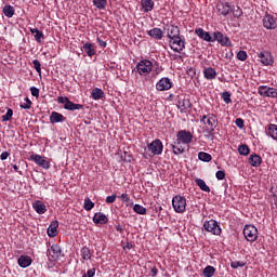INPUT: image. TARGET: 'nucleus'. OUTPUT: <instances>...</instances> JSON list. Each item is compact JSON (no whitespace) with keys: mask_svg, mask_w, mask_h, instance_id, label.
Instances as JSON below:
<instances>
[{"mask_svg":"<svg viewBox=\"0 0 277 277\" xmlns=\"http://www.w3.org/2000/svg\"><path fill=\"white\" fill-rule=\"evenodd\" d=\"M91 98L93 101H101V98H105V92H103V89L95 88L91 92Z\"/></svg>","mask_w":277,"mask_h":277,"instance_id":"2f4dec72","label":"nucleus"},{"mask_svg":"<svg viewBox=\"0 0 277 277\" xmlns=\"http://www.w3.org/2000/svg\"><path fill=\"white\" fill-rule=\"evenodd\" d=\"M30 161H34V163H36L40 168H43L44 170H49V168H51V163L38 154H32L30 156Z\"/></svg>","mask_w":277,"mask_h":277,"instance_id":"2eb2a0df","label":"nucleus"},{"mask_svg":"<svg viewBox=\"0 0 277 277\" xmlns=\"http://www.w3.org/2000/svg\"><path fill=\"white\" fill-rule=\"evenodd\" d=\"M147 36H150L154 40H162L163 39V30L161 28H153L147 31Z\"/></svg>","mask_w":277,"mask_h":277,"instance_id":"4be33fe9","label":"nucleus"},{"mask_svg":"<svg viewBox=\"0 0 277 277\" xmlns=\"http://www.w3.org/2000/svg\"><path fill=\"white\" fill-rule=\"evenodd\" d=\"M148 151L151 153V155H161L163 153V143L161 140L156 138L148 145Z\"/></svg>","mask_w":277,"mask_h":277,"instance_id":"ddd939ff","label":"nucleus"},{"mask_svg":"<svg viewBox=\"0 0 277 277\" xmlns=\"http://www.w3.org/2000/svg\"><path fill=\"white\" fill-rule=\"evenodd\" d=\"M215 177L217 179V181H224V179H226V172L224 171H217L215 173Z\"/></svg>","mask_w":277,"mask_h":277,"instance_id":"3c124183","label":"nucleus"},{"mask_svg":"<svg viewBox=\"0 0 277 277\" xmlns=\"http://www.w3.org/2000/svg\"><path fill=\"white\" fill-rule=\"evenodd\" d=\"M237 60H239V62H246L248 60V53L243 50L239 51L237 53Z\"/></svg>","mask_w":277,"mask_h":277,"instance_id":"49530a36","label":"nucleus"},{"mask_svg":"<svg viewBox=\"0 0 277 277\" xmlns=\"http://www.w3.org/2000/svg\"><path fill=\"white\" fill-rule=\"evenodd\" d=\"M235 124H236V127H238V129H243V127H246V123L241 118H237L235 120Z\"/></svg>","mask_w":277,"mask_h":277,"instance_id":"5fc2aeb1","label":"nucleus"},{"mask_svg":"<svg viewBox=\"0 0 277 277\" xmlns=\"http://www.w3.org/2000/svg\"><path fill=\"white\" fill-rule=\"evenodd\" d=\"M32 260L31 256L29 255H21L17 260V264L19 265V267H29V265H31Z\"/></svg>","mask_w":277,"mask_h":277,"instance_id":"cd10ccee","label":"nucleus"},{"mask_svg":"<svg viewBox=\"0 0 277 277\" xmlns=\"http://www.w3.org/2000/svg\"><path fill=\"white\" fill-rule=\"evenodd\" d=\"M259 61L263 66H274V56L269 51H262L258 54Z\"/></svg>","mask_w":277,"mask_h":277,"instance_id":"9b49d317","label":"nucleus"},{"mask_svg":"<svg viewBox=\"0 0 277 277\" xmlns=\"http://www.w3.org/2000/svg\"><path fill=\"white\" fill-rule=\"evenodd\" d=\"M179 138H176L173 144H171L172 150L175 155H183L185 153V147H183V143H177Z\"/></svg>","mask_w":277,"mask_h":277,"instance_id":"c756f323","label":"nucleus"},{"mask_svg":"<svg viewBox=\"0 0 277 277\" xmlns=\"http://www.w3.org/2000/svg\"><path fill=\"white\" fill-rule=\"evenodd\" d=\"M80 254H81V258L83 259V261H90V259H92V252L90 251V249L88 247H83L80 250Z\"/></svg>","mask_w":277,"mask_h":277,"instance_id":"c9c22d12","label":"nucleus"},{"mask_svg":"<svg viewBox=\"0 0 277 277\" xmlns=\"http://www.w3.org/2000/svg\"><path fill=\"white\" fill-rule=\"evenodd\" d=\"M158 274H159V269H157V267L154 266V267L150 269V276H151V277H157Z\"/></svg>","mask_w":277,"mask_h":277,"instance_id":"bf43d9fd","label":"nucleus"},{"mask_svg":"<svg viewBox=\"0 0 277 277\" xmlns=\"http://www.w3.org/2000/svg\"><path fill=\"white\" fill-rule=\"evenodd\" d=\"M132 248H133V243H131V242H128V243L123 247L124 250H132Z\"/></svg>","mask_w":277,"mask_h":277,"instance_id":"680f3d73","label":"nucleus"},{"mask_svg":"<svg viewBox=\"0 0 277 277\" xmlns=\"http://www.w3.org/2000/svg\"><path fill=\"white\" fill-rule=\"evenodd\" d=\"M203 228L207 233H211V235H222V227H220V223L215 220L206 221L203 223Z\"/></svg>","mask_w":277,"mask_h":277,"instance_id":"423d86ee","label":"nucleus"},{"mask_svg":"<svg viewBox=\"0 0 277 277\" xmlns=\"http://www.w3.org/2000/svg\"><path fill=\"white\" fill-rule=\"evenodd\" d=\"M202 275L205 277H214L215 276V267L208 265L203 268Z\"/></svg>","mask_w":277,"mask_h":277,"instance_id":"e433bc0d","label":"nucleus"},{"mask_svg":"<svg viewBox=\"0 0 277 277\" xmlns=\"http://www.w3.org/2000/svg\"><path fill=\"white\" fill-rule=\"evenodd\" d=\"M243 236L247 241L254 242L259 239V229L254 225H246L243 228Z\"/></svg>","mask_w":277,"mask_h":277,"instance_id":"6e6552de","label":"nucleus"},{"mask_svg":"<svg viewBox=\"0 0 277 277\" xmlns=\"http://www.w3.org/2000/svg\"><path fill=\"white\" fill-rule=\"evenodd\" d=\"M222 98L226 105H229V103H233V100H230V92L225 91L222 93Z\"/></svg>","mask_w":277,"mask_h":277,"instance_id":"de8ad7c7","label":"nucleus"},{"mask_svg":"<svg viewBox=\"0 0 277 277\" xmlns=\"http://www.w3.org/2000/svg\"><path fill=\"white\" fill-rule=\"evenodd\" d=\"M164 31L167 32V37L169 40L173 38H179L181 36V28L174 24H169L164 26Z\"/></svg>","mask_w":277,"mask_h":277,"instance_id":"f8f14e48","label":"nucleus"},{"mask_svg":"<svg viewBox=\"0 0 277 277\" xmlns=\"http://www.w3.org/2000/svg\"><path fill=\"white\" fill-rule=\"evenodd\" d=\"M198 159H199V161H205L206 163H209V161H211V159H213V157L209 153L200 151L198 154Z\"/></svg>","mask_w":277,"mask_h":277,"instance_id":"4c0bfd02","label":"nucleus"},{"mask_svg":"<svg viewBox=\"0 0 277 277\" xmlns=\"http://www.w3.org/2000/svg\"><path fill=\"white\" fill-rule=\"evenodd\" d=\"M57 103H61V105H64V109H67L68 111H77L79 109H83L82 104H75L68 96H58Z\"/></svg>","mask_w":277,"mask_h":277,"instance_id":"20e7f679","label":"nucleus"},{"mask_svg":"<svg viewBox=\"0 0 277 277\" xmlns=\"http://www.w3.org/2000/svg\"><path fill=\"white\" fill-rule=\"evenodd\" d=\"M200 122L206 127L203 133H207L208 136H213L215 129H217V116L215 114L203 115L200 118Z\"/></svg>","mask_w":277,"mask_h":277,"instance_id":"f257e3e1","label":"nucleus"},{"mask_svg":"<svg viewBox=\"0 0 277 277\" xmlns=\"http://www.w3.org/2000/svg\"><path fill=\"white\" fill-rule=\"evenodd\" d=\"M30 93L32 96H36V98H38V96H40V89L36 88V87H31L30 88Z\"/></svg>","mask_w":277,"mask_h":277,"instance_id":"864d4df0","label":"nucleus"},{"mask_svg":"<svg viewBox=\"0 0 277 277\" xmlns=\"http://www.w3.org/2000/svg\"><path fill=\"white\" fill-rule=\"evenodd\" d=\"M83 209L85 211H92V209H94V202H92V199L87 197L84 199V206H83Z\"/></svg>","mask_w":277,"mask_h":277,"instance_id":"79ce46f5","label":"nucleus"},{"mask_svg":"<svg viewBox=\"0 0 277 277\" xmlns=\"http://www.w3.org/2000/svg\"><path fill=\"white\" fill-rule=\"evenodd\" d=\"M141 6L143 9V12H153L155 9V1L153 0H141Z\"/></svg>","mask_w":277,"mask_h":277,"instance_id":"bb28decb","label":"nucleus"},{"mask_svg":"<svg viewBox=\"0 0 277 277\" xmlns=\"http://www.w3.org/2000/svg\"><path fill=\"white\" fill-rule=\"evenodd\" d=\"M258 94L263 98H277V89L268 85H260L258 88Z\"/></svg>","mask_w":277,"mask_h":277,"instance_id":"0eeeda50","label":"nucleus"},{"mask_svg":"<svg viewBox=\"0 0 277 277\" xmlns=\"http://www.w3.org/2000/svg\"><path fill=\"white\" fill-rule=\"evenodd\" d=\"M172 88V80L168 77L161 78L157 83H156V90L158 92H166L168 90H171Z\"/></svg>","mask_w":277,"mask_h":277,"instance_id":"4468645a","label":"nucleus"},{"mask_svg":"<svg viewBox=\"0 0 277 277\" xmlns=\"http://www.w3.org/2000/svg\"><path fill=\"white\" fill-rule=\"evenodd\" d=\"M195 183L197 186H199V189H201V192H207L208 194L209 192H211V188L209 187V185H207V182H205V180L196 179Z\"/></svg>","mask_w":277,"mask_h":277,"instance_id":"f704fd0d","label":"nucleus"},{"mask_svg":"<svg viewBox=\"0 0 277 277\" xmlns=\"http://www.w3.org/2000/svg\"><path fill=\"white\" fill-rule=\"evenodd\" d=\"M116 230H118V233H122V226H120V225H118L117 227H116Z\"/></svg>","mask_w":277,"mask_h":277,"instance_id":"0e129e2a","label":"nucleus"},{"mask_svg":"<svg viewBox=\"0 0 277 277\" xmlns=\"http://www.w3.org/2000/svg\"><path fill=\"white\" fill-rule=\"evenodd\" d=\"M136 70L138 75L146 77V75H150L153 71V62L149 60H143L136 64Z\"/></svg>","mask_w":277,"mask_h":277,"instance_id":"39448f33","label":"nucleus"},{"mask_svg":"<svg viewBox=\"0 0 277 277\" xmlns=\"http://www.w3.org/2000/svg\"><path fill=\"white\" fill-rule=\"evenodd\" d=\"M195 34H197V36H199L201 40H205L206 42H213V37H211V35L205 31L202 28H197Z\"/></svg>","mask_w":277,"mask_h":277,"instance_id":"a878e982","label":"nucleus"},{"mask_svg":"<svg viewBox=\"0 0 277 277\" xmlns=\"http://www.w3.org/2000/svg\"><path fill=\"white\" fill-rule=\"evenodd\" d=\"M238 153L239 155L247 157V155H250V147L248 145H239Z\"/></svg>","mask_w":277,"mask_h":277,"instance_id":"a19ab883","label":"nucleus"},{"mask_svg":"<svg viewBox=\"0 0 277 277\" xmlns=\"http://www.w3.org/2000/svg\"><path fill=\"white\" fill-rule=\"evenodd\" d=\"M2 12L6 18H12V16H14L16 13V10H14V6L6 4L2 8Z\"/></svg>","mask_w":277,"mask_h":277,"instance_id":"473e14b6","label":"nucleus"},{"mask_svg":"<svg viewBox=\"0 0 277 277\" xmlns=\"http://www.w3.org/2000/svg\"><path fill=\"white\" fill-rule=\"evenodd\" d=\"M249 163L252 166V168H259L263 163V158L256 154H252L249 156Z\"/></svg>","mask_w":277,"mask_h":277,"instance_id":"393cba45","label":"nucleus"},{"mask_svg":"<svg viewBox=\"0 0 277 277\" xmlns=\"http://www.w3.org/2000/svg\"><path fill=\"white\" fill-rule=\"evenodd\" d=\"M60 226V222L53 221L48 227V236L57 237V227Z\"/></svg>","mask_w":277,"mask_h":277,"instance_id":"7c9ffc66","label":"nucleus"},{"mask_svg":"<svg viewBox=\"0 0 277 277\" xmlns=\"http://www.w3.org/2000/svg\"><path fill=\"white\" fill-rule=\"evenodd\" d=\"M219 42L221 47H233V42H230V38L224 36L221 31H214L212 34V42Z\"/></svg>","mask_w":277,"mask_h":277,"instance_id":"1a4fd4ad","label":"nucleus"},{"mask_svg":"<svg viewBox=\"0 0 277 277\" xmlns=\"http://www.w3.org/2000/svg\"><path fill=\"white\" fill-rule=\"evenodd\" d=\"M185 44H187V41H185V37L181 35L169 39V47L174 53H183V51H185Z\"/></svg>","mask_w":277,"mask_h":277,"instance_id":"f03ea898","label":"nucleus"},{"mask_svg":"<svg viewBox=\"0 0 277 277\" xmlns=\"http://www.w3.org/2000/svg\"><path fill=\"white\" fill-rule=\"evenodd\" d=\"M12 116H14V110H12V108H8L5 115L1 116L2 122H8L12 120Z\"/></svg>","mask_w":277,"mask_h":277,"instance_id":"ea45409f","label":"nucleus"},{"mask_svg":"<svg viewBox=\"0 0 277 277\" xmlns=\"http://www.w3.org/2000/svg\"><path fill=\"white\" fill-rule=\"evenodd\" d=\"M82 51L87 53L88 57H94V55H96V48L94 47V43H84L82 47Z\"/></svg>","mask_w":277,"mask_h":277,"instance_id":"5701e85b","label":"nucleus"},{"mask_svg":"<svg viewBox=\"0 0 277 277\" xmlns=\"http://www.w3.org/2000/svg\"><path fill=\"white\" fill-rule=\"evenodd\" d=\"M216 10L221 16H228L233 12V6L228 2H219L216 4Z\"/></svg>","mask_w":277,"mask_h":277,"instance_id":"f3484780","label":"nucleus"},{"mask_svg":"<svg viewBox=\"0 0 277 277\" xmlns=\"http://www.w3.org/2000/svg\"><path fill=\"white\" fill-rule=\"evenodd\" d=\"M13 170H14V172H18L19 174H23V172H21L18 170V166H16V164L13 166Z\"/></svg>","mask_w":277,"mask_h":277,"instance_id":"e2e57ef3","label":"nucleus"},{"mask_svg":"<svg viewBox=\"0 0 277 277\" xmlns=\"http://www.w3.org/2000/svg\"><path fill=\"white\" fill-rule=\"evenodd\" d=\"M242 14H243V11L239 6H237V9L233 11V16L235 18H240V16H242Z\"/></svg>","mask_w":277,"mask_h":277,"instance_id":"8fccbe9b","label":"nucleus"},{"mask_svg":"<svg viewBox=\"0 0 277 277\" xmlns=\"http://www.w3.org/2000/svg\"><path fill=\"white\" fill-rule=\"evenodd\" d=\"M32 66H34L35 70L38 72V75H42V64H40V61L34 60Z\"/></svg>","mask_w":277,"mask_h":277,"instance_id":"c03bdc74","label":"nucleus"},{"mask_svg":"<svg viewBox=\"0 0 277 277\" xmlns=\"http://www.w3.org/2000/svg\"><path fill=\"white\" fill-rule=\"evenodd\" d=\"M230 267L233 269H237L239 267H246V262H241V261H232L230 262Z\"/></svg>","mask_w":277,"mask_h":277,"instance_id":"a18cd8bd","label":"nucleus"},{"mask_svg":"<svg viewBox=\"0 0 277 277\" xmlns=\"http://www.w3.org/2000/svg\"><path fill=\"white\" fill-rule=\"evenodd\" d=\"M96 42H97L98 47H101L102 49H105L107 47V42L104 41L103 39H101V37L96 38Z\"/></svg>","mask_w":277,"mask_h":277,"instance_id":"4d7b16f0","label":"nucleus"},{"mask_svg":"<svg viewBox=\"0 0 277 277\" xmlns=\"http://www.w3.org/2000/svg\"><path fill=\"white\" fill-rule=\"evenodd\" d=\"M96 276V268L89 269L82 277H94Z\"/></svg>","mask_w":277,"mask_h":277,"instance_id":"6e6d98bb","label":"nucleus"},{"mask_svg":"<svg viewBox=\"0 0 277 277\" xmlns=\"http://www.w3.org/2000/svg\"><path fill=\"white\" fill-rule=\"evenodd\" d=\"M133 211L134 213H137L138 215H146V208H144L141 205H134L133 207Z\"/></svg>","mask_w":277,"mask_h":277,"instance_id":"37998d69","label":"nucleus"},{"mask_svg":"<svg viewBox=\"0 0 277 277\" xmlns=\"http://www.w3.org/2000/svg\"><path fill=\"white\" fill-rule=\"evenodd\" d=\"M25 102L26 103L19 104L21 109H31V100H29V97H26Z\"/></svg>","mask_w":277,"mask_h":277,"instance_id":"09e8293b","label":"nucleus"},{"mask_svg":"<svg viewBox=\"0 0 277 277\" xmlns=\"http://www.w3.org/2000/svg\"><path fill=\"white\" fill-rule=\"evenodd\" d=\"M51 124H57V122H66V117L57 111H52L50 115Z\"/></svg>","mask_w":277,"mask_h":277,"instance_id":"412c9836","label":"nucleus"},{"mask_svg":"<svg viewBox=\"0 0 277 277\" xmlns=\"http://www.w3.org/2000/svg\"><path fill=\"white\" fill-rule=\"evenodd\" d=\"M30 34L35 35L36 42H42L44 40V32L38 28H30Z\"/></svg>","mask_w":277,"mask_h":277,"instance_id":"72a5a7b5","label":"nucleus"},{"mask_svg":"<svg viewBox=\"0 0 277 277\" xmlns=\"http://www.w3.org/2000/svg\"><path fill=\"white\" fill-rule=\"evenodd\" d=\"M120 200L122 202H127L128 205H131V197L129 196V194H122L120 196Z\"/></svg>","mask_w":277,"mask_h":277,"instance_id":"603ef678","label":"nucleus"},{"mask_svg":"<svg viewBox=\"0 0 277 277\" xmlns=\"http://www.w3.org/2000/svg\"><path fill=\"white\" fill-rule=\"evenodd\" d=\"M116 202V195L107 196L106 197V203L107 205H114Z\"/></svg>","mask_w":277,"mask_h":277,"instance_id":"13d9d810","label":"nucleus"},{"mask_svg":"<svg viewBox=\"0 0 277 277\" xmlns=\"http://www.w3.org/2000/svg\"><path fill=\"white\" fill-rule=\"evenodd\" d=\"M203 77L207 81H213V79L217 78V71L213 67H205Z\"/></svg>","mask_w":277,"mask_h":277,"instance_id":"aec40b11","label":"nucleus"},{"mask_svg":"<svg viewBox=\"0 0 277 277\" xmlns=\"http://www.w3.org/2000/svg\"><path fill=\"white\" fill-rule=\"evenodd\" d=\"M8 157H10V153H9V151H3V153L0 155L1 161H5V159H8Z\"/></svg>","mask_w":277,"mask_h":277,"instance_id":"052dcab7","label":"nucleus"},{"mask_svg":"<svg viewBox=\"0 0 277 277\" xmlns=\"http://www.w3.org/2000/svg\"><path fill=\"white\" fill-rule=\"evenodd\" d=\"M263 25H264L265 29H276L277 18L274 15L267 14L263 18Z\"/></svg>","mask_w":277,"mask_h":277,"instance_id":"6ab92c4d","label":"nucleus"},{"mask_svg":"<svg viewBox=\"0 0 277 277\" xmlns=\"http://www.w3.org/2000/svg\"><path fill=\"white\" fill-rule=\"evenodd\" d=\"M172 207L175 213H185L187 210V199L181 195H175L172 199Z\"/></svg>","mask_w":277,"mask_h":277,"instance_id":"7ed1b4c3","label":"nucleus"},{"mask_svg":"<svg viewBox=\"0 0 277 277\" xmlns=\"http://www.w3.org/2000/svg\"><path fill=\"white\" fill-rule=\"evenodd\" d=\"M32 209L38 213L39 215H44V212L47 211V206L44 202L37 200L32 203Z\"/></svg>","mask_w":277,"mask_h":277,"instance_id":"b1692460","label":"nucleus"},{"mask_svg":"<svg viewBox=\"0 0 277 277\" xmlns=\"http://www.w3.org/2000/svg\"><path fill=\"white\" fill-rule=\"evenodd\" d=\"M93 222L94 224H107V222H109V220L107 219V215L103 214L102 212H97L94 214L93 216Z\"/></svg>","mask_w":277,"mask_h":277,"instance_id":"c85d7f7f","label":"nucleus"},{"mask_svg":"<svg viewBox=\"0 0 277 277\" xmlns=\"http://www.w3.org/2000/svg\"><path fill=\"white\" fill-rule=\"evenodd\" d=\"M48 256H50V261H57L60 256H62V248L58 245L54 243L48 249Z\"/></svg>","mask_w":277,"mask_h":277,"instance_id":"dca6fc26","label":"nucleus"},{"mask_svg":"<svg viewBox=\"0 0 277 277\" xmlns=\"http://www.w3.org/2000/svg\"><path fill=\"white\" fill-rule=\"evenodd\" d=\"M177 108L180 109L181 114H186L187 109H192V102L189 98L179 97Z\"/></svg>","mask_w":277,"mask_h":277,"instance_id":"a211bd4d","label":"nucleus"},{"mask_svg":"<svg viewBox=\"0 0 277 277\" xmlns=\"http://www.w3.org/2000/svg\"><path fill=\"white\" fill-rule=\"evenodd\" d=\"M177 144H189L194 140L192 132L187 130H180L176 134Z\"/></svg>","mask_w":277,"mask_h":277,"instance_id":"9d476101","label":"nucleus"},{"mask_svg":"<svg viewBox=\"0 0 277 277\" xmlns=\"http://www.w3.org/2000/svg\"><path fill=\"white\" fill-rule=\"evenodd\" d=\"M93 5L97 10H105L107 8V0H93Z\"/></svg>","mask_w":277,"mask_h":277,"instance_id":"58836bf2","label":"nucleus"}]
</instances>
